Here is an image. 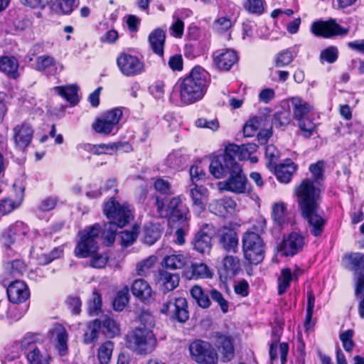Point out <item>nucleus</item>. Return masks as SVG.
Listing matches in <instances>:
<instances>
[{"label": "nucleus", "mask_w": 364, "mask_h": 364, "mask_svg": "<svg viewBox=\"0 0 364 364\" xmlns=\"http://www.w3.org/2000/svg\"><path fill=\"white\" fill-rule=\"evenodd\" d=\"M122 111L119 108L112 109L105 112L102 116L114 126H117L122 117Z\"/></svg>", "instance_id": "680f3d73"}, {"label": "nucleus", "mask_w": 364, "mask_h": 364, "mask_svg": "<svg viewBox=\"0 0 364 364\" xmlns=\"http://www.w3.org/2000/svg\"><path fill=\"white\" fill-rule=\"evenodd\" d=\"M102 306V299L100 294L97 291H94L92 294V300L89 304L88 311L92 316L97 315L101 309Z\"/></svg>", "instance_id": "e2e57ef3"}, {"label": "nucleus", "mask_w": 364, "mask_h": 364, "mask_svg": "<svg viewBox=\"0 0 364 364\" xmlns=\"http://www.w3.org/2000/svg\"><path fill=\"white\" fill-rule=\"evenodd\" d=\"M209 295L213 301L218 303L223 313L225 314L228 311V301L224 298L219 291L217 289H211L209 291Z\"/></svg>", "instance_id": "864d4df0"}, {"label": "nucleus", "mask_w": 364, "mask_h": 364, "mask_svg": "<svg viewBox=\"0 0 364 364\" xmlns=\"http://www.w3.org/2000/svg\"><path fill=\"white\" fill-rule=\"evenodd\" d=\"M26 233V228L22 223H16L11 226L8 230V237L10 238V242L12 243L16 237H21Z\"/></svg>", "instance_id": "5fc2aeb1"}, {"label": "nucleus", "mask_w": 364, "mask_h": 364, "mask_svg": "<svg viewBox=\"0 0 364 364\" xmlns=\"http://www.w3.org/2000/svg\"><path fill=\"white\" fill-rule=\"evenodd\" d=\"M299 46H295L291 48L284 49L279 52L274 58V63L277 68H282L289 65L294 60Z\"/></svg>", "instance_id": "7c9ffc66"}, {"label": "nucleus", "mask_w": 364, "mask_h": 364, "mask_svg": "<svg viewBox=\"0 0 364 364\" xmlns=\"http://www.w3.org/2000/svg\"><path fill=\"white\" fill-rule=\"evenodd\" d=\"M293 280V276L289 268H284L281 272V275L278 278V294L282 295L284 294L290 285V282Z\"/></svg>", "instance_id": "79ce46f5"}, {"label": "nucleus", "mask_w": 364, "mask_h": 364, "mask_svg": "<svg viewBox=\"0 0 364 364\" xmlns=\"http://www.w3.org/2000/svg\"><path fill=\"white\" fill-rule=\"evenodd\" d=\"M180 99L186 105L200 100L208 86V73L201 67L193 68L188 75L179 81Z\"/></svg>", "instance_id": "f03ea898"}, {"label": "nucleus", "mask_w": 364, "mask_h": 364, "mask_svg": "<svg viewBox=\"0 0 364 364\" xmlns=\"http://www.w3.org/2000/svg\"><path fill=\"white\" fill-rule=\"evenodd\" d=\"M11 269V274L14 276L21 275L26 269V265L21 259H16L8 264Z\"/></svg>", "instance_id": "338daca9"}, {"label": "nucleus", "mask_w": 364, "mask_h": 364, "mask_svg": "<svg viewBox=\"0 0 364 364\" xmlns=\"http://www.w3.org/2000/svg\"><path fill=\"white\" fill-rule=\"evenodd\" d=\"M213 25L218 32H224L232 27V23L229 18L221 17L215 20Z\"/></svg>", "instance_id": "774afa93"}, {"label": "nucleus", "mask_w": 364, "mask_h": 364, "mask_svg": "<svg viewBox=\"0 0 364 364\" xmlns=\"http://www.w3.org/2000/svg\"><path fill=\"white\" fill-rule=\"evenodd\" d=\"M161 236L159 228L155 225H151L144 228V242L149 245H153Z\"/></svg>", "instance_id": "49530a36"}, {"label": "nucleus", "mask_w": 364, "mask_h": 364, "mask_svg": "<svg viewBox=\"0 0 364 364\" xmlns=\"http://www.w3.org/2000/svg\"><path fill=\"white\" fill-rule=\"evenodd\" d=\"M189 192L193 206L196 208L198 211L203 210L208 198V189L203 186L195 184L189 186Z\"/></svg>", "instance_id": "5701e85b"}, {"label": "nucleus", "mask_w": 364, "mask_h": 364, "mask_svg": "<svg viewBox=\"0 0 364 364\" xmlns=\"http://www.w3.org/2000/svg\"><path fill=\"white\" fill-rule=\"evenodd\" d=\"M240 269V260L232 255L226 256L223 260V268L220 269V276L225 279L233 278Z\"/></svg>", "instance_id": "bb28decb"}, {"label": "nucleus", "mask_w": 364, "mask_h": 364, "mask_svg": "<svg viewBox=\"0 0 364 364\" xmlns=\"http://www.w3.org/2000/svg\"><path fill=\"white\" fill-rule=\"evenodd\" d=\"M228 175L227 179L218 183V188L220 191H226L237 194L245 193L247 191V178L240 165L235 166Z\"/></svg>", "instance_id": "9d476101"}, {"label": "nucleus", "mask_w": 364, "mask_h": 364, "mask_svg": "<svg viewBox=\"0 0 364 364\" xmlns=\"http://www.w3.org/2000/svg\"><path fill=\"white\" fill-rule=\"evenodd\" d=\"M296 170V166L290 159H288L275 167V175L278 181L287 183L291 181Z\"/></svg>", "instance_id": "cd10ccee"}, {"label": "nucleus", "mask_w": 364, "mask_h": 364, "mask_svg": "<svg viewBox=\"0 0 364 364\" xmlns=\"http://www.w3.org/2000/svg\"><path fill=\"white\" fill-rule=\"evenodd\" d=\"M294 194L302 217L308 223L309 232L318 237L323 231L325 220L318 213L321 196L320 188L310 179H304L295 188Z\"/></svg>", "instance_id": "f257e3e1"}, {"label": "nucleus", "mask_w": 364, "mask_h": 364, "mask_svg": "<svg viewBox=\"0 0 364 364\" xmlns=\"http://www.w3.org/2000/svg\"><path fill=\"white\" fill-rule=\"evenodd\" d=\"M114 349V343L107 341L103 343L98 348L97 358L100 364H108L111 360Z\"/></svg>", "instance_id": "ea45409f"}, {"label": "nucleus", "mask_w": 364, "mask_h": 364, "mask_svg": "<svg viewBox=\"0 0 364 364\" xmlns=\"http://www.w3.org/2000/svg\"><path fill=\"white\" fill-rule=\"evenodd\" d=\"M338 53V49L336 47H328L321 53L320 60L322 63L326 61L328 63H333L337 60Z\"/></svg>", "instance_id": "bf43d9fd"}, {"label": "nucleus", "mask_w": 364, "mask_h": 364, "mask_svg": "<svg viewBox=\"0 0 364 364\" xmlns=\"http://www.w3.org/2000/svg\"><path fill=\"white\" fill-rule=\"evenodd\" d=\"M139 319L140 326L136 327L137 328L152 331V328L154 326V319L151 314L146 311H143L141 313Z\"/></svg>", "instance_id": "13d9d810"}, {"label": "nucleus", "mask_w": 364, "mask_h": 364, "mask_svg": "<svg viewBox=\"0 0 364 364\" xmlns=\"http://www.w3.org/2000/svg\"><path fill=\"white\" fill-rule=\"evenodd\" d=\"M179 276L178 274H173L167 271L159 272V282L164 289L172 291L176 289L179 284Z\"/></svg>", "instance_id": "2f4dec72"}, {"label": "nucleus", "mask_w": 364, "mask_h": 364, "mask_svg": "<svg viewBox=\"0 0 364 364\" xmlns=\"http://www.w3.org/2000/svg\"><path fill=\"white\" fill-rule=\"evenodd\" d=\"M353 335L354 331L351 329H348L340 334V339L343 347L348 352L351 351L354 347V342L353 341Z\"/></svg>", "instance_id": "4d7b16f0"}, {"label": "nucleus", "mask_w": 364, "mask_h": 364, "mask_svg": "<svg viewBox=\"0 0 364 364\" xmlns=\"http://www.w3.org/2000/svg\"><path fill=\"white\" fill-rule=\"evenodd\" d=\"M245 259L251 264H258L264 257V243L260 235L247 232L242 237Z\"/></svg>", "instance_id": "423d86ee"}, {"label": "nucleus", "mask_w": 364, "mask_h": 364, "mask_svg": "<svg viewBox=\"0 0 364 364\" xmlns=\"http://www.w3.org/2000/svg\"><path fill=\"white\" fill-rule=\"evenodd\" d=\"M18 68V63L16 58L5 56L0 58V70L14 78L17 77Z\"/></svg>", "instance_id": "4c0bfd02"}, {"label": "nucleus", "mask_w": 364, "mask_h": 364, "mask_svg": "<svg viewBox=\"0 0 364 364\" xmlns=\"http://www.w3.org/2000/svg\"><path fill=\"white\" fill-rule=\"evenodd\" d=\"M119 237L121 238L122 245L124 247H128L134 243L137 237L136 230H132V231L124 230L119 232Z\"/></svg>", "instance_id": "0e129e2a"}, {"label": "nucleus", "mask_w": 364, "mask_h": 364, "mask_svg": "<svg viewBox=\"0 0 364 364\" xmlns=\"http://www.w3.org/2000/svg\"><path fill=\"white\" fill-rule=\"evenodd\" d=\"M166 41V32L158 28L150 33L149 43L153 52L159 56L164 55V46Z\"/></svg>", "instance_id": "a878e982"}, {"label": "nucleus", "mask_w": 364, "mask_h": 364, "mask_svg": "<svg viewBox=\"0 0 364 364\" xmlns=\"http://www.w3.org/2000/svg\"><path fill=\"white\" fill-rule=\"evenodd\" d=\"M191 294L197 304L202 308H208L210 305L209 294H205L199 286H194L191 289Z\"/></svg>", "instance_id": "a19ab883"}, {"label": "nucleus", "mask_w": 364, "mask_h": 364, "mask_svg": "<svg viewBox=\"0 0 364 364\" xmlns=\"http://www.w3.org/2000/svg\"><path fill=\"white\" fill-rule=\"evenodd\" d=\"M189 173L192 182L191 185L197 184L199 181L205 180V172L198 165H193L190 168Z\"/></svg>", "instance_id": "6e6d98bb"}, {"label": "nucleus", "mask_w": 364, "mask_h": 364, "mask_svg": "<svg viewBox=\"0 0 364 364\" xmlns=\"http://www.w3.org/2000/svg\"><path fill=\"white\" fill-rule=\"evenodd\" d=\"M101 328L102 327V332L107 337L113 338L120 333V328L119 324L112 318L109 316H105L101 319Z\"/></svg>", "instance_id": "58836bf2"}, {"label": "nucleus", "mask_w": 364, "mask_h": 364, "mask_svg": "<svg viewBox=\"0 0 364 364\" xmlns=\"http://www.w3.org/2000/svg\"><path fill=\"white\" fill-rule=\"evenodd\" d=\"M215 344L219 350H221L224 362L230 361L234 357V348L231 339L223 334L216 333L215 335Z\"/></svg>", "instance_id": "b1692460"}, {"label": "nucleus", "mask_w": 364, "mask_h": 364, "mask_svg": "<svg viewBox=\"0 0 364 364\" xmlns=\"http://www.w3.org/2000/svg\"><path fill=\"white\" fill-rule=\"evenodd\" d=\"M294 118L298 121V125L306 138H309L315 130V124L309 118V113L312 110L311 105L299 97H293L289 100Z\"/></svg>", "instance_id": "39448f33"}, {"label": "nucleus", "mask_w": 364, "mask_h": 364, "mask_svg": "<svg viewBox=\"0 0 364 364\" xmlns=\"http://www.w3.org/2000/svg\"><path fill=\"white\" fill-rule=\"evenodd\" d=\"M213 60L219 69L229 70L237 61V55L232 50L222 49L214 53Z\"/></svg>", "instance_id": "6ab92c4d"}, {"label": "nucleus", "mask_w": 364, "mask_h": 364, "mask_svg": "<svg viewBox=\"0 0 364 364\" xmlns=\"http://www.w3.org/2000/svg\"><path fill=\"white\" fill-rule=\"evenodd\" d=\"M54 90L58 95L73 105H76L79 101L77 95L78 87L74 85L55 87Z\"/></svg>", "instance_id": "c9c22d12"}, {"label": "nucleus", "mask_w": 364, "mask_h": 364, "mask_svg": "<svg viewBox=\"0 0 364 364\" xmlns=\"http://www.w3.org/2000/svg\"><path fill=\"white\" fill-rule=\"evenodd\" d=\"M187 308L186 299L183 297H178L165 302L161 309V312L170 314L171 318H176L181 323H184L189 318Z\"/></svg>", "instance_id": "4468645a"}, {"label": "nucleus", "mask_w": 364, "mask_h": 364, "mask_svg": "<svg viewBox=\"0 0 364 364\" xmlns=\"http://www.w3.org/2000/svg\"><path fill=\"white\" fill-rule=\"evenodd\" d=\"M127 347L138 354L151 353L156 346V338L152 331L135 328L127 336Z\"/></svg>", "instance_id": "20e7f679"}, {"label": "nucleus", "mask_w": 364, "mask_h": 364, "mask_svg": "<svg viewBox=\"0 0 364 364\" xmlns=\"http://www.w3.org/2000/svg\"><path fill=\"white\" fill-rule=\"evenodd\" d=\"M9 301L14 304L24 302L29 297V290L27 285L22 281L12 282L6 289Z\"/></svg>", "instance_id": "a211bd4d"}, {"label": "nucleus", "mask_w": 364, "mask_h": 364, "mask_svg": "<svg viewBox=\"0 0 364 364\" xmlns=\"http://www.w3.org/2000/svg\"><path fill=\"white\" fill-rule=\"evenodd\" d=\"M346 268L351 271L353 274L354 287L356 291L364 289V254L360 252H351L344 257Z\"/></svg>", "instance_id": "9b49d317"}, {"label": "nucleus", "mask_w": 364, "mask_h": 364, "mask_svg": "<svg viewBox=\"0 0 364 364\" xmlns=\"http://www.w3.org/2000/svg\"><path fill=\"white\" fill-rule=\"evenodd\" d=\"M291 112L289 109L282 108L275 113L274 116V124L277 127H286L291 122Z\"/></svg>", "instance_id": "a18cd8bd"}, {"label": "nucleus", "mask_w": 364, "mask_h": 364, "mask_svg": "<svg viewBox=\"0 0 364 364\" xmlns=\"http://www.w3.org/2000/svg\"><path fill=\"white\" fill-rule=\"evenodd\" d=\"M245 8L252 14H262L264 11L263 0H247Z\"/></svg>", "instance_id": "69168bd1"}, {"label": "nucleus", "mask_w": 364, "mask_h": 364, "mask_svg": "<svg viewBox=\"0 0 364 364\" xmlns=\"http://www.w3.org/2000/svg\"><path fill=\"white\" fill-rule=\"evenodd\" d=\"M100 328L101 320L100 318L88 323L87 330L84 333L83 342L86 344L95 342L98 338Z\"/></svg>", "instance_id": "f704fd0d"}, {"label": "nucleus", "mask_w": 364, "mask_h": 364, "mask_svg": "<svg viewBox=\"0 0 364 364\" xmlns=\"http://www.w3.org/2000/svg\"><path fill=\"white\" fill-rule=\"evenodd\" d=\"M219 245L227 252L235 253L238 249V237L230 227L223 226L217 232Z\"/></svg>", "instance_id": "dca6fc26"}, {"label": "nucleus", "mask_w": 364, "mask_h": 364, "mask_svg": "<svg viewBox=\"0 0 364 364\" xmlns=\"http://www.w3.org/2000/svg\"><path fill=\"white\" fill-rule=\"evenodd\" d=\"M168 217L173 220L185 223L188 220V209L183 205L181 200L179 197L171 198L168 204Z\"/></svg>", "instance_id": "412c9836"}, {"label": "nucleus", "mask_w": 364, "mask_h": 364, "mask_svg": "<svg viewBox=\"0 0 364 364\" xmlns=\"http://www.w3.org/2000/svg\"><path fill=\"white\" fill-rule=\"evenodd\" d=\"M36 68L39 71L45 70L55 65V60L48 55H43L36 58Z\"/></svg>", "instance_id": "3c124183"}, {"label": "nucleus", "mask_w": 364, "mask_h": 364, "mask_svg": "<svg viewBox=\"0 0 364 364\" xmlns=\"http://www.w3.org/2000/svg\"><path fill=\"white\" fill-rule=\"evenodd\" d=\"M50 338L58 343V348L60 354L63 355L65 354L68 346V333L64 326L60 323H55L49 330Z\"/></svg>", "instance_id": "4be33fe9"}, {"label": "nucleus", "mask_w": 364, "mask_h": 364, "mask_svg": "<svg viewBox=\"0 0 364 364\" xmlns=\"http://www.w3.org/2000/svg\"><path fill=\"white\" fill-rule=\"evenodd\" d=\"M264 119L262 117H255L250 119L243 127V134L246 137H251L259 129Z\"/></svg>", "instance_id": "c03bdc74"}, {"label": "nucleus", "mask_w": 364, "mask_h": 364, "mask_svg": "<svg viewBox=\"0 0 364 364\" xmlns=\"http://www.w3.org/2000/svg\"><path fill=\"white\" fill-rule=\"evenodd\" d=\"M189 351L193 360L198 364H218V353L208 341H193L189 346Z\"/></svg>", "instance_id": "1a4fd4ad"}, {"label": "nucleus", "mask_w": 364, "mask_h": 364, "mask_svg": "<svg viewBox=\"0 0 364 364\" xmlns=\"http://www.w3.org/2000/svg\"><path fill=\"white\" fill-rule=\"evenodd\" d=\"M117 65L121 73L127 77H134L145 72V65L136 55L121 53L117 59Z\"/></svg>", "instance_id": "ddd939ff"}, {"label": "nucleus", "mask_w": 364, "mask_h": 364, "mask_svg": "<svg viewBox=\"0 0 364 364\" xmlns=\"http://www.w3.org/2000/svg\"><path fill=\"white\" fill-rule=\"evenodd\" d=\"M304 245V237L293 232L283 240L281 251L286 256H293L300 251Z\"/></svg>", "instance_id": "aec40b11"}, {"label": "nucleus", "mask_w": 364, "mask_h": 364, "mask_svg": "<svg viewBox=\"0 0 364 364\" xmlns=\"http://www.w3.org/2000/svg\"><path fill=\"white\" fill-rule=\"evenodd\" d=\"M235 166H240V164L234 160V157L231 153L228 152V149L226 147L223 154L213 159L209 169L215 178H222L230 173Z\"/></svg>", "instance_id": "f8f14e48"}, {"label": "nucleus", "mask_w": 364, "mask_h": 364, "mask_svg": "<svg viewBox=\"0 0 364 364\" xmlns=\"http://www.w3.org/2000/svg\"><path fill=\"white\" fill-rule=\"evenodd\" d=\"M194 249L200 253L209 252L211 247V237L204 232H198L194 238Z\"/></svg>", "instance_id": "72a5a7b5"}, {"label": "nucleus", "mask_w": 364, "mask_h": 364, "mask_svg": "<svg viewBox=\"0 0 364 364\" xmlns=\"http://www.w3.org/2000/svg\"><path fill=\"white\" fill-rule=\"evenodd\" d=\"M157 261L156 256L151 255L136 265V272L140 276H146L150 269L154 267Z\"/></svg>", "instance_id": "de8ad7c7"}, {"label": "nucleus", "mask_w": 364, "mask_h": 364, "mask_svg": "<svg viewBox=\"0 0 364 364\" xmlns=\"http://www.w3.org/2000/svg\"><path fill=\"white\" fill-rule=\"evenodd\" d=\"M311 31L318 37L331 38L336 35H346L348 31L341 27L335 20L315 21L311 24Z\"/></svg>", "instance_id": "2eb2a0df"}, {"label": "nucleus", "mask_w": 364, "mask_h": 364, "mask_svg": "<svg viewBox=\"0 0 364 364\" xmlns=\"http://www.w3.org/2000/svg\"><path fill=\"white\" fill-rule=\"evenodd\" d=\"M92 127L96 132L104 135L111 134L112 130L116 127L102 115L96 119Z\"/></svg>", "instance_id": "37998d69"}, {"label": "nucleus", "mask_w": 364, "mask_h": 364, "mask_svg": "<svg viewBox=\"0 0 364 364\" xmlns=\"http://www.w3.org/2000/svg\"><path fill=\"white\" fill-rule=\"evenodd\" d=\"M188 262L187 257L183 254H173L164 257L162 264L168 269L183 268Z\"/></svg>", "instance_id": "e433bc0d"}, {"label": "nucleus", "mask_w": 364, "mask_h": 364, "mask_svg": "<svg viewBox=\"0 0 364 364\" xmlns=\"http://www.w3.org/2000/svg\"><path fill=\"white\" fill-rule=\"evenodd\" d=\"M77 5L78 0H55L51 8L58 14L69 15Z\"/></svg>", "instance_id": "473e14b6"}, {"label": "nucleus", "mask_w": 364, "mask_h": 364, "mask_svg": "<svg viewBox=\"0 0 364 364\" xmlns=\"http://www.w3.org/2000/svg\"><path fill=\"white\" fill-rule=\"evenodd\" d=\"M100 232V225L95 224L88 230L80 232V239L75 249V254L77 257L86 258L97 252L98 249L97 239Z\"/></svg>", "instance_id": "0eeeda50"}, {"label": "nucleus", "mask_w": 364, "mask_h": 364, "mask_svg": "<svg viewBox=\"0 0 364 364\" xmlns=\"http://www.w3.org/2000/svg\"><path fill=\"white\" fill-rule=\"evenodd\" d=\"M133 294L141 301H149L153 294L150 285L143 279H136L132 287Z\"/></svg>", "instance_id": "c85d7f7f"}, {"label": "nucleus", "mask_w": 364, "mask_h": 364, "mask_svg": "<svg viewBox=\"0 0 364 364\" xmlns=\"http://www.w3.org/2000/svg\"><path fill=\"white\" fill-rule=\"evenodd\" d=\"M228 152L231 153L234 157L238 160H247L250 158L252 154L257 151V146L255 144H247L238 146L234 144H230L228 146Z\"/></svg>", "instance_id": "393cba45"}, {"label": "nucleus", "mask_w": 364, "mask_h": 364, "mask_svg": "<svg viewBox=\"0 0 364 364\" xmlns=\"http://www.w3.org/2000/svg\"><path fill=\"white\" fill-rule=\"evenodd\" d=\"M129 302L128 289H124L118 291L113 301V308L115 311H121Z\"/></svg>", "instance_id": "09e8293b"}, {"label": "nucleus", "mask_w": 364, "mask_h": 364, "mask_svg": "<svg viewBox=\"0 0 364 364\" xmlns=\"http://www.w3.org/2000/svg\"><path fill=\"white\" fill-rule=\"evenodd\" d=\"M104 211L109 221L104 225L103 235L107 245H111L114 242L118 228L128 224L132 215L128 205L120 204L113 197L105 204Z\"/></svg>", "instance_id": "7ed1b4c3"}, {"label": "nucleus", "mask_w": 364, "mask_h": 364, "mask_svg": "<svg viewBox=\"0 0 364 364\" xmlns=\"http://www.w3.org/2000/svg\"><path fill=\"white\" fill-rule=\"evenodd\" d=\"M43 337L38 333H27L21 340V348L26 354L29 364H49L41 353L38 344H41Z\"/></svg>", "instance_id": "6e6552de"}, {"label": "nucleus", "mask_w": 364, "mask_h": 364, "mask_svg": "<svg viewBox=\"0 0 364 364\" xmlns=\"http://www.w3.org/2000/svg\"><path fill=\"white\" fill-rule=\"evenodd\" d=\"M286 206L284 203H275L272 207V217L274 223L281 225L285 220Z\"/></svg>", "instance_id": "8fccbe9b"}, {"label": "nucleus", "mask_w": 364, "mask_h": 364, "mask_svg": "<svg viewBox=\"0 0 364 364\" xmlns=\"http://www.w3.org/2000/svg\"><path fill=\"white\" fill-rule=\"evenodd\" d=\"M19 202L14 201L10 198L0 200V216L6 215L20 206Z\"/></svg>", "instance_id": "603ef678"}, {"label": "nucleus", "mask_w": 364, "mask_h": 364, "mask_svg": "<svg viewBox=\"0 0 364 364\" xmlns=\"http://www.w3.org/2000/svg\"><path fill=\"white\" fill-rule=\"evenodd\" d=\"M195 124L198 128L208 129L212 131H216L219 128V122L217 119L199 118L196 121Z\"/></svg>", "instance_id": "052dcab7"}, {"label": "nucleus", "mask_w": 364, "mask_h": 364, "mask_svg": "<svg viewBox=\"0 0 364 364\" xmlns=\"http://www.w3.org/2000/svg\"><path fill=\"white\" fill-rule=\"evenodd\" d=\"M186 275L189 279L210 278L213 273L205 264L196 262L191 264L186 272Z\"/></svg>", "instance_id": "c756f323"}, {"label": "nucleus", "mask_w": 364, "mask_h": 364, "mask_svg": "<svg viewBox=\"0 0 364 364\" xmlns=\"http://www.w3.org/2000/svg\"><path fill=\"white\" fill-rule=\"evenodd\" d=\"M13 132V139L16 147L19 149H26L30 144L33 138V129L31 126L26 122H23L16 126Z\"/></svg>", "instance_id": "f3484780"}]
</instances>
